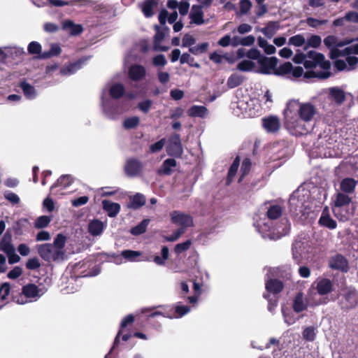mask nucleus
I'll return each mask as SVG.
<instances>
[{
	"mask_svg": "<svg viewBox=\"0 0 358 358\" xmlns=\"http://www.w3.org/2000/svg\"><path fill=\"white\" fill-rule=\"evenodd\" d=\"M317 329L314 327H306L303 332L302 336L305 341L308 342H313L316 337Z\"/></svg>",
	"mask_w": 358,
	"mask_h": 358,
	"instance_id": "nucleus-52",
	"label": "nucleus"
},
{
	"mask_svg": "<svg viewBox=\"0 0 358 358\" xmlns=\"http://www.w3.org/2000/svg\"><path fill=\"white\" fill-rule=\"evenodd\" d=\"M329 265L333 269L341 270L344 272H347L348 268V261L341 255L332 257L329 260Z\"/></svg>",
	"mask_w": 358,
	"mask_h": 358,
	"instance_id": "nucleus-24",
	"label": "nucleus"
},
{
	"mask_svg": "<svg viewBox=\"0 0 358 358\" xmlns=\"http://www.w3.org/2000/svg\"><path fill=\"white\" fill-rule=\"evenodd\" d=\"M333 282L329 278H319L312 285V289H315L316 292L311 291V294H316L319 297L323 298L322 296L331 293L333 290ZM328 301L327 297H324Z\"/></svg>",
	"mask_w": 358,
	"mask_h": 358,
	"instance_id": "nucleus-13",
	"label": "nucleus"
},
{
	"mask_svg": "<svg viewBox=\"0 0 358 358\" xmlns=\"http://www.w3.org/2000/svg\"><path fill=\"white\" fill-rule=\"evenodd\" d=\"M350 43L348 40L329 35L324 38V44L330 50L329 57L336 59L334 66L338 71H352L358 67V43L344 48Z\"/></svg>",
	"mask_w": 358,
	"mask_h": 358,
	"instance_id": "nucleus-3",
	"label": "nucleus"
},
{
	"mask_svg": "<svg viewBox=\"0 0 358 358\" xmlns=\"http://www.w3.org/2000/svg\"><path fill=\"white\" fill-rule=\"evenodd\" d=\"M149 223V219H144L138 224L131 229V234L134 236H138L143 234L146 231Z\"/></svg>",
	"mask_w": 358,
	"mask_h": 358,
	"instance_id": "nucleus-48",
	"label": "nucleus"
},
{
	"mask_svg": "<svg viewBox=\"0 0 358 358\" xmlns=\"http://www.w3.org/2000/svg\"><path fill=\"white\" fill-rule=\"evenodd\" d=\"M306 43V38L302 34H296L289 38L288 45L295 47H301Z\"/></svg>",
	"mask_w": 358,
	"mask_h": 358,
	"instance_id": "nucleus-55",
	"label": "nucleus"
},
{
	"mask_svg": "<svg viewBox=\"0 0 358 358\" xmlns=\"http://www.w3.org/2000/svg\"><path fill=\"white\" fill-rule=\"evenodd\" d=\"M176 161L174 159H167L163 162L162 166L158 170V173L169 176L172 173L173 168L176 167Z\"/></svg>",
	"mask_w": 358,
	"mask_h": 358,
	"instance_id": "nucleus-40",
	"label": "nucleus"
},
{
	"mask_svg": "<svg viewBox=\"0 0 358 358\" xmlns=\"http://www.w3.org/2000/svg\"><path fill=\"white\" fill-rule=\"evenodd\" d=\"M89 58L88 57H82L75 62L64 66L60 69L59 73L65 76L75 73L84 66Z\"/></svg>",
	"mask_w": 358,
	"mask_h": 358,
	"instance_id": "nucleus-18",
	"label": "nucleus"
},
{
	"mask_svg": "<svg viewBox=\"0 0 358 358\" xmlns=\"http://www.w3.org/2000/svg\"><path fill=\"white\" fill-rule=\"evenodd\" d=\"M160 310L151 313L148 317H155L158 315H162L167 318H179L185 315L190 311V308L187 306L182 305L178 302L174 305V308L169 306H158Z\"/></svg>",
	"mask_w": 358,
	"mask_h": 358,
	"instance_id": "nucleus-9",
	"label": "nucleus"
},
{
	"mask_svg": "<svg viewBox=\"0 0 358 358\" xmlns=\"http://www.w3.org/2000/svg\"><path fill=\"white\" fill-rule=\"evenodd\" d=\"M180 64H188L190 66L200 68V64L194 62V59L189 53H183L180 59Z\"/></svg>",
	"mask_w": 358,
	"mask_h": 358,
	"instance_id": "nucleus-57",
	"label": "nucleus"
},
{
	"mask_svg": "<svg viewBox=\"0 0 358 358\" xmlns=\"http://www.w3.org/2000/svg\"><path fill=\"white\" fill-rule=\"evenodd\" d=\"M66 237L62 234H59L55 237L52 245L59 250V252H64L63 248L65 246L66 243Z\"/></svg>",
	"mask_w": 358,
	"mask_h": 358,
	"instance_id": "nucleus-59",
	"label": "nucleus"
},
{
	"mask_svg": "<svg viewBox=\"0 0 358 358\" xmlns=\"http://www.w3.org/2000/svg\"><path fill=\"white\" fill-rule=\"evenodd\" d=\"M124 92V87L121 83L108 84L102 90L101 100L103 113L109 119H115L120 114L115 101L108 97L110 95L113 99L120 98Z\"/></svg>",
	"mask_w": 358,
	"mask_h": 358,
	"instance_id": "nucleus-6",
	"label": "nucleus"
},
{
	"mask_svg": "<svg viewBox=\"0 0 358 358\" xmlns=\"http://www.w3.org/2000/svg\"><path fill=\"white\" fill-rule=\"evenodd\" d=\"M145 203V197L144 195L140 193H137L131 199L129 207L133 209H138L143 206Z\"/></svg>",
	"mask_w": 358,
	"mask_h": 358,
	"instance_id": "nucleus-43",
	"label": "nucleus"
},
{
	"mask_svg": "<svg viewBox=\"0 0 358 358\" xmlns=\"http://www.w3.org/2000/svg\"><path fill=\"white\" fill-rule=\"evenodd\" d=\"M243 81V77L238 73L232 74L227 80V86L229 88H234L240 85Z\"/></svg>",
	"mask_w": 358,
	"mask_h": 358,
	"instance_id": "nucleus-53",
	"label": "nucleus"
},
{
	"mask_svg": "<svg viewBox=\"0 0 358 358\" xmlns=\"http://www.w3.org/2000/svg\"><path fill=\"white\" fill-rule=\"evenodd\" d=\"M80 2L83 5L89 4L92 2L91 0H48L51 6L55 7H62L64 6L72 5L76 3Z\"/></svg>",
	"mask_w": 358,
	"mask_h": 358,
	"instance_id": "nucleus-38",
	"label": "nucleus"
},
{
	"mask_svg": "<svg viewBox=\"0 0 358 358\" xmlns=\"http://www.w3.org/2000/svg\"><path fill=\"white\" fill-rule=\"evenodd\" d=\"M282 208L279 205H270L266 213H257L253 217V226L264 239H279L288 234L290 224L287 218H281Z\"/></svg>",
	"mask_w": 358,
	"mask_h": 358,
	"instance_id": "nucleus-2",
	"label": "nucleus"
},
{
	"mask_svg": "<svg viewBox=\"0 0 358 358\" xmlns=\"http://www.w3.org/2000/svg\"><path fill=\"white\" fill-rule=\"evenodd\" d=\"M44 292V291L39 289L36 285L28 284L22 287V293L19 296H22L24 299V297L29 299V301H35L39 299ZM27 301L28 302V300Z\"/></svg>",
	"mask_w": 358,
	"mask_h": 358,
	"instance_id": "nucleus-17",
	"label": "nucleus"
},
{
	"mask_svg": "<svg viewBox=\"0 0 358 358\" xmlns=\"http://www.w3.org/2000/svg\"><path fill=\"white\" fill-rule=\"evenodd\" d=\"M262 124L266 131L271 133L278 131L280 127L279 119L273 116L262 119Z\"/></svg>",
	"mask_w": 358,
	"mask_h": 358,
	"instance_id": "nucleus-30",
	"label": "nucleus"
},
{
	"mask_svg": "<svg viewBox=\"0 0 358 358\" xmlns=\"http://www.w3.org/2000/svg\"><path fill=\"white\" fill-rule=\"evenodd\" d=\"M332 210L335 217L343 222L348 220L352 214L349 206H333Z\"/></svg>",
	"mask_w": 358,
	"mask_h": 358,
	"instance_id": "nucleus-27",
	"label": "nucleus"
},
{
	"mask_svg": "<svg viewBox=\"0 0 358 358\" xmlns=\"http://www.w3.org/2000/svg\"><path fill=\"white\" fill-rule=\"evenodd\" d=\"M157 0H145L141 5V10L146 17L153 15V8L157 6Z\"/></svg>",
	"mask_w": 358,
	"mask_h": 358,
	"instance_id": "nucleus-39",
	"label": "nucleus"
},
{
	"mask_svg": "<svg viewBox=\"0 0 358 358\" xmlns=\"http://www.w3.org/2000/svg\"><path fill=\"white\" fill-rule=\"evenodd\" d=\"M239 164H240V159L238 157H236V159H234V161L233 162L232 164L231 165V166L229 169L227 181H226V183L227 185H230L232 182V181L234 180V178L238 171Z\"/></svg>",
	"mask_w": 358,
	"mask_h": 358,
	"instance_id": "nucleus-42",
	"label": "nucleus"
},
{
	"mask_svg": "<svg viewBox=\"0 0 358 358\" xmlns=\"http://www.w3.org/2000/svg\"><path fill=\"white\" fill-rule=\"evenodd\" d=\"M278 59L275 57H262L258 60V67L256 71L262 74H274L275 68L278 64Z\"/></svg>",
	"mask_w": 358,
	"mask_h": 358,
	"instance_id": "nucleus-14",
	"label": "nucleus"
},
{
	"mask_svg": "<svg viewBox=\"0 0 358 358\" xmlns=\"http://www.w3.org/2000/svg\"><path fill=\"white\" fill-rule=\"evenodd\" d=\"M338 304L345 312L355 309L358 306V290L352 287L343 289L338 296Z\"/></svg>",
	"mask_w": 358,
	"mask_h": 358,
	"instance_id": "nucleus-8",
	"label": "nucleus"
},
{
	"mask_svg": "<svg viewBox=\"0 0 358 358\" xmlns=\"http://www.w3.org/2000/svg\"><path fill=\"white\" fill-rule=\"evenodd\" d=\"M14 287L9 282H3L0 287V299L2 302L5 301L8 296L11 294L13 301L15 303L22 305L27 303V299H24L22 296H14Z\"/></svg>",
	"mask_w": 358,
	"mask_h": 358,
	"instance_id": "nucleus-16",
	"label": "nucleus"
},
{
	"mask_svg": "<svg viewBox=\"0 0 358 358\" xmlns=\"http://www.w3.org/2000/svg\"><path fill=\"white\" fill-rule=\"evenodd\" d=\"M240 13L243 15L247 14L252 8V2L250 0H241Z\"/></svg>",
	"mask_w": 358,
	"mask_h": 358,
	"instance_id": "nucleus-64",
	"label": "nucleus"
},
{
	"mask_svg": "<svg viewBox=\"0 0 358 358\" xmlns=\"http://www.w3.org/2000/svg\"><path fill=\"white\" fill-rule=\"evenodd\" d=\"M208 113V108L204 106L194 105L187 110V115L191 117L205 118Z\"/></svg>",
	"mask_w": 358,
	"mask_h": 358,
	"instance_id": "nucleus-31",
	"label": "nucleus"
},
{
	"mask_svg": "<svg viewBox=\"0 0 358 358\" xmlns=\"http://www.w3.org/2000/svg\"><path fill=\"white\" fill-rule=\"evenodd\" d=\"M273 269L268 268V273H266L267 279L266 280V289L268 292L272 294H278L280 292L283 288V284L281 281L276 279L270 278L269 273Z\"/></svg>",
	"mask_w": 358,
	"mask_h": 358,
	"instance_id": "nucleus-22",
	"label": "nucleus"
},
{
	"mask_svg": "<svg viewBox=\"0 0 358 358\" xmlns=\"http://www.w3.org/2000/svg\"><path fill=\"white\" fill-rule=\"evenodd\" d=\"M327 99L329 101H334L337 106L341 105L345 99V92L337 87H331L329 89Z\"/></svg>",
	"mask_w": 358,
	"mask_h": 358,
	"instance_id": "nucleus-23",
	"label": "nucleus"
},
{
	"mask_svg": "<svg viewBox=\"0 0 358 358\" xmlns=\"http://www.w3.org/2000/svg\"><path fill=\"white\" fill-rule=\"evenodd\" d=\"M139 124V118L136 116L128 117L123 122L124 127L129 129L137 127Z\"/></svg>",
	"mask_w": 358,
	"mask_h": 358,
	"instance_id": "nucleus-61",
	"label": "nucleus"
},
{
	"mask_svg": "<svg viewBox=\"0 0 358 358\" xmlns=\"http://www.w3.org/2000/svg\"><path fill=\"white\" fill-rule=\"evenodd\" d=\"M357 185V180L352 178H345L341 181L340 189L343 193H353Z\"/></svg>",
	"mask_w": 358,
	"mask_h": 358,
	"instance_id": "nucleus-32",
	"label": "nucleus"
},
{
	"mask_svg": "<svg viewBox=\"0 0 358 358\" xmlns=\"http://www.w3.org/2000/svg\"><path fill=\"white\" fill-rule=\"evenodd\" d=\"M162 257L155 256L153 259L154 262L159 266L165 264L166 261L169 259V250L167 246H163L161 251Z\"/></svg>",
	"mask_w": 358,
	"mask_h": 358,
	"instance_id": "nucleus-50",
	"label": "nucleus"
},
{
	"mask_svg": "<svg viewBox=\"0 0 358 358\" xmlns=\"http://www.w3.org/2000/svg\"><path fill=\"white\" fill-rule=\"evenodd\" d=\"M122 257H124V262H148L150 259L143 255L140 251L124 250L122 251Z\"/></svg>",
	"mask_w": 358,
	"mask_h": 358,
	"instance_id": "nucleus-20",
	"label": "nucleus"
},
{
	"mask_svg": "<svg viewBox=\"0 0 358 358\" xmlns=\"http://www.w3.org/2000/svg\"><path fill=\"white\" fill-rule=\"evenodd\" d=\"M146 74L145 68L139 64H134L129 69V76L134 81H138L143 79Z\"/></svg>",
	"mask_w": 358,
	"mask_h": 358,
	"instance_id": "nucleus-28",
	"label": "nucleus"
},
{
	"mask_svg": "<svg viewBox=\"0 0 358 358\" xmlns=\"http://www.w3.org/2000/svg\"><path fill=\"white\" fill-rule=\"evenodd\" d=\"M292 70V64L290 62H285L278 68H275L274 74L278 76H287L288 78H291Z\"/></svg>",
	"mask_w": 358,
	"mask_h": 358,
	"instance_id": "nucleus-45",
	"label": "nucleus"
},
{
	"mask_svg": "<svg viewBox=\"0 0 358 358\" xmlns=\"http://www.w3.org/2000/svg\"><path fill=\"white\" fill-rule=\"evenodd\" d=\"M306 245L301 241H296L292 245V255L293 258L296 261L299 262L301 259L306 258V254L305 252Z\"/></svg>",
	"mask_w": 358,
	"mask_h": 358,
	"instance_id": "nucleus-33",
	"label": "nucleus"
},
{
	"mask_svg": "<svg viewBox=\"0 0 358 358\" xmlns=\"http://www.w3.org/2000/svg\"><path fill=\"white\" fill-rule=\"evenodd\" d=\"M352 198L347 194L338 192L335 195L333 206H350Z\"/></svg>",
	"mask_w": 358,
	"mask_h": 358,
	"instance_id": "nucleus-41",
	"label": "nucleus"
},
{
	"mask_svg": "<svg viewBox=\"0 0 358 358\" xmlns=\"http://www.w3.org/2000/svg\"><path fill=\"white\" fill-rule=\"evenodd\" d=\"M252 163L250 159L245 158L241 165V176L238 179V182H241L243 178L248 175L250 171Z\"/></svg>",
	"mask_w": 358,
	"mask_h": 358,
	"instance_id": "nucleus-54",
	"label": "nucleus"
},
{
	"mask_svg": "<svg viewBox=\"0 0 358 358\" xmlns=\"http://www.w3.org/2000/svg\"><path fill=\"white\" fill-rule=\"evenodd\" d=\"M327 301L324 298L319 297L316 294H311V290L308 292V299L303 298V294L298 293L293 300L292 307L296 313H301L306 309L308 306H317L325 304Z\"/></svg>",
	"mask_w": 358,
	"mask_h": 358,
	"instance_id": "nucleus-7",
	"label": "nucleus"
},
{
	"mask_svg": "<svg viewBox=\"0 0 358 358\" xmlns=\"http://www.w3.org/2000/svg\"><path fill=\"white\" fill-rule=\"evenodd\" d=\"M237 69L241 71H256V65L255 62L245 59L238 64Z\"/></svg>",
	"mask_w": 358,
	"mask_h": 358,
	"instance_id": "nucleus-51",
	"label": "nucleus"
},
{
	"mask_svg": "<svg viewBox=\"0 0 358 358\" xmlns=\"http://www.w3.org/2000/svg\"><path fill=\"white\" fill-rule=\"evenodd\" d=\"M208 48V43H200L196 46L190 47L189 48V51L195 55L204 53L207 51Z\"/></svg>",
	"mask_w": 358,
	"mask_h": 358,
	"instance_id": "nucleus-60",
	"label": "nucleus"
},
{
	"mask_svg": "<svg viewBox=\"0 0 358 358\" xmlns=\"http://www.w3.org/2000/svg\"><path fill=\"white\" fill-rule=\"evenodd\" d=\"M20 87L27 99H33L36 96V91L35 88L30 84L26 82H22L20 84Z\"/></svg>",
	"mask_w": 358,
	"mask_h": 358,
	"instance_id": "nucleus-46",
	"label": "nucleus"
},
{
	"mask_svg": "<svg viewBox=\"0 0 358 358\" xmlns=\"http://www.w3.org/2000/svg\"><path fill=\"white\" fill-rule=\"evenodd\" d=\"M24 53L23 48L18 47L0 48V62H3L8 57H18Z\"/></svg>",
	"mask_w": 358,
	"mask_h": 358,
	"instance_id": "nucleus-25",
	"label": "nucleus"
},
{
	"mask_svg": "<svg viewBox=\"0 0 358 358\" xmlns=\"http://www.w3.org/2000/svg\"><path fill=\"white\" fill-rule=\"evenodd\" d=\"M52 220V217L47 215H42L38 217L35 222H34V227L36 229H43L48 226L50 222Z\"/></svg>",
	"mask_w": 358,
	"mask_h": 358,
	"instance_id": "nucleus-56",
	"label": "nucleus"
},
{
	"mask_svg": "<svg viewBox=\"0 0 358 358\" xmlns=\"http://www.w3.org/2000/svg\"><path fill=\"white\" fill-rule=\"evenodd\" d=\"M296 64H303L306 71L304 78L326 79L331 76V63L326 60L323 54L311 50L307 55L297 52L293 57Z\"/></svg>",
	"mask_w": 358,
	"mask_h": 358,
	"instance_id": "nucleus-4",
	"label": "nucleus"
},
{
	"mask_svg": "<svg viewBox=\"0 0 358 358\" xmlns=\"http://www.w3.org/2000/svg\"><path fill=\"white\" fill-rule=\"evenodd\" d=\"M167 152L173 157H180L183 152L180 136L178 134H172L168 141Z\"/></svg>",
	"mask_w": 358,
	"mask_h": 358,
	"instance_id": "nucleus-15",
	"label": "nucleus"
},
{
	"mask_svg": "<svg viewBox=\"0 0 358 358\" xmlns=\"http://www.w3.org/2000/svg\"><path fill=\"white\" fill-rule=\"evenodd\" d=\"M310 101L301 102L298 99L289 100L284 109V124L294 136L306 135L312 131L319 115L317 108Z\"/></svg>",
	"mask_w": 358,
	"mask_h": 358,
	"instance_id": "nucleus-1",
	"label": "nucleus"
},
{
	"mask_svg": "<svg viewBox=\"0 0 358 358\" xmlns=\"http://www.w3.org/2000/svg\"><path fill=\"white\" fill-rule=\"evenodd\" d=\"M134 321V316L133 315H128L125 317L123 318V320L120 324V330L115 338L113 345L112 348L110 349V352L107 355H106L105 358H108L109 355L111 353V352L113 350V349H115L118 345V344L120 343V337L122 334V329L124 328H125L128 324L133 323Z\"/></svg>",
	"mask_w": 358,
	"mask_h": 358,
	"instance_id": "nucleus-26",
	"label": "nucleus"
},
{
	"mask_svg": "<svg viewBox=\"0 0 358 358\" xmlns=\"http://www.w3.org/2000/svg\"><path fill=\"white\" fill-rule=\"evenodd\" d=\"M279 27L278 22L271 21L267 23L266 27L261 28L259 31L268 38H271L279 29Z\"/></svg>",
	"mask_w": 358,
	"mask_h": 358,
	"instance_id": "nucleus-37",
	"label": "nucleus"
},
{
	"mask_svg": "<svg viewBox=\"0 0 358 358\" xmlns=\"http://www.w3.org/2000/svg\"><path fill=\"white\" fill-rule=\"evenodd\" d=\"M318 222L320 226L329 229H334L337 227L336 222L330 216V210L327 206L324 208Z\"/></svg>",
	"mask_w": 358,
	"mask_h": 358,
	"instance_id": "nucleus-21",
	"label": "nucleus"
},
{
	"mask_svg": "<svg viewBox=\"0 0 358 358\" xmlns=\"http://www.w3.org/2000/svg\"><path fill=\"white\" fill-rule=\"evenodd\" d=\"M106 224L99 220H92L88 225V231L94 236H99L106 228Z\"/></svg>",
	"mask_w": 358,
	"mask_h": 358,
	"instance_id": "nucleus-34",
	"label": "nucleus"
},
{
	"mask_svg": "<svg viewBox=\"0 0 358 358\" xmlns=\"http://www.w3.org/2000/svg\"><path fill=\"white\" fill-rule=\"evenodd\" d=\"M40 257L46 262H55L63 259L64 252H59L50 243H44L36 246Z\"/></svg>",
	"mask_w": 358,
	"mask_h": 358,
	"instance_id": "nucleus-11",
	"label": "nucleus"
},
{
	"mask_svg": "<svg viewBox=\"0 0 358 358\" xmlns=\"http://www.w3.org/2000/svg\"><path fill=\"white\" fill-rule=\"evenodd\" d=\"M170 218L171 223L179 227L178 229L182 230L184 233L187 228L194 226L192 216L180 210L172 211L170 213Z\"/></svg>",
	"mask_w": 358,
	"mask_h": 358,
	"instance_id": "nucleus-12",
	"label": "nucleus"
},
{
	"mask_svg": "<svg viewBox=\"0 0 358 358\" xmlns=\"http://www.w3.org/2000/svg\"><path fill=\"white\" fill-rule=\"evenodd\" d=\"M313 206L310 192L303 187H300L295 190L289 200L291 215L299 219L306 218V216L312 211Z\"/></svg>",
	"mask_w": 358,
	"mask_h": 358,
	"instance_id": "nucleus-5",
	"label": "nucleus"
},
{
	"mask_svg": "<svg viewBox=\"0 0 358 358\" xmlns=\"http://www.w3.org/2000/svg\"><path fill=\"white\" fill-rule=\"evenodd\" d=\"M102 207L110 217H115L120 210V205L119 203L108 200L102 201Z\"/></svg>",
	"mask_w": 358,
	"mask_h": 358,
	"instance_id": "nucleus-29",
	"label": "nucleus"
},
{
	"mask_svg": "<svg viewBox=\"0 0 358 358\" xmlns=\"http://www.w3.org/2000/svg\"><path fill=\"white\" fill-rule=\"evenodd\" d=\"M327 22V20H317L313 17H308L306 19V24L311 27L317 28L320 25L325 24Z\"/></svg>",
	"mask_w": 358,
	"mask_h": 358,
	"instance_id": "nucleus-63",
	"label": "nucleus"
},
{
	"mask_svg": "<svg viewBox=\"0 0 358 358\" xmlns=\"http://www.w3.org/2000/svg\"><path fill=\"white\" fill-rule=\"evenodd\" d=\"M231 108L236 116H242L243 117H252L258 115L259 110V106L257 108H255L253 100H250V101L239 100L232 103Z\"/></svg>",
	"mask_w": 358,
	"mask_h": 358,
	"instance_id": "nucleus-10",
	"label": "nucleus"
},
{
	"mask_svg": "<svg viewBox=\"0 0 358 358\" xmlns=\"http://www.w3.org/2000/svg\"><path fill=\"white\" fill-rule=\"evenodd\" d=\"M143 169L142 163L137 159L130 158L126 162L124 171L130 177L138 176Z\"/></svg>",
	"mask_w": 358,
	"mask_h": 358,
	"instance_id": "nucleus-19",
	"label": "nucleus"
},
{
	"mask_svg": "<svg viewBox=\"0 0 358 358\" xmlns=\"http://www.w3.org/2000/svg\"><path fill=\"white\" fill-rule=\"evenodd\" d=\"M73 178L71 175H63L51 186V189L53 190L57 187L66 188L73 182Z\"/></svg>",
	"mask_w": 358,
	"mask_h": 358,
	"instance_id": "nucleus-44",
	"label": "nucleus"
},
{
	"mask_svg": "<svg viewBox=\"0 0 358 358\" xmlns=\"http://www.w3.org/2000/svg\"><path fill=\"white\" fill-rule=\"evenodd\" d=\"M62 29L69 30V34L72 36H77L83 31L81 24H75L72 20H67L62 22Z\"/></svg>",
	"mask_w": 358,
	"mask_h": 358,
	"instance_id": "nucleus-35",
	"label": "nucleus"
},
{
	"mask_svg": "<svg viewBox=\"0 0 358 358\" xmlns=\"http://www.w3.org/2000/svg\"><path fill=\"white\" fill-rule=\"evenodd\" d=\"M189 18L191 20V22L194 24L197 25L203 24V12L201 8L194 6L192 8L191 13H189Z\"/></svg>",
	"mask_w": 358,
	"mask_h": 358,
	"instance_id": "nucleus-36",
	"label": "nucleus"
},
{
	"mask_svg": "<svg viewBox=\"0 0 358 358\" xmlns=\"http://www.w3.org/2000/svg\"><path fill=\"white\" fill-rule=\"evenodd\" d=\"M62 50L60 46L57 43H52L50 45V48L48 51L42 52L39 57L41 59H46L51 57L57 56L60 54Z\"/></svg>",
	"mask_w": 358,
	"mask_h": 358,
	"instance_id": "nucleus-47",
	"label": "nucleus"
},
{
	"mask_svg": "<svg viewBox=\"0 0 358 358\" xmlns=\"http://www.w3.org/2000/svg\"><path fill=\"white\" fill-rule=\"evenodd\" d=\"M258 45L262 48L265 53L267 55L274 54L276 51V48L274 45L269 44L266 39L259 36L257 38Z\"/></svg>",
	"mask_w": 358,
	"mask_h": 358,
	"instance_id": "nucleus-49",
	"label": "nucleus"
},
{
	"mask_svg": "<svg viewBox=\"0 0 358 358\" xmlns=\"http://www.w3.org/2000/svg\"><path fill=\"white\" fill-rule=\"evenodd\" d=\"M333 141V138L327 134H325L324 136H320L316 145L318 147L322 146L325 148H330Z\"/></svg>",
	"mask_w": 358,
	"mask_h": 358,
	"instance_id": "nucleus-58",
	"label": "nucleus"
},
{
	"mask_svg": "<svg viewBox=\"0 0 358 358\" xmlns=\"http://www.w3.org/2000/svg\"><path fill=\"white\" fill-rule=\"evenodd\" d=\"M191 244L192 243L189 240H187L183 243H178L174 248V252L176 254L180 255L182 252L187 250L189 248Z\"/></svg>",
	"mask_w": 358,
	"mask_h": 358,
	"instance_id": "nucleus-62",
	"label": "nucleus"
}]
</instances>
